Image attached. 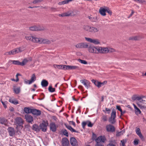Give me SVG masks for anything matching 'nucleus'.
Here are the masks:
<instances>
[{"instance_id":"21","label":"nucleus","mask_w":146,"mask_h":146,"mask_svg":"<svg viewBox=\"0 0 146 146\" xmlns=\"http://www.w3.org/2000/svg\"><path fill=\"white\" fill-rule=\"evenodd\" d=\"M80 82L86 88H88L90 86V82L89 81L86 79H84L81 80Z\"/></svg>"},{"instance_id":"57","label":"nucleus","mask_w":146,"mask_h":146,"mask_svg":"<svg viewBox=\"0 0 146 146\" xmlns=\"http://www.w3.org/2000/svg\"><path fill=\"white\" fill-rule=\"evenodd\" d=\"M87 124V121H83L82 123V126L84 128L85 127V126Z\"/></svg>"},{"instance_id":"24","label":"nucleus","mask_w":146,"mask_h":146,"mask_svg":"<svg viewBox=\"0 0 146 146\" xmlns=\"http://www.w3.org/2000/svg\"><path fill=\"white\" fill-rule=\"evenodd\" d=\"M64 66L65 65H57L56 64H54L53 65V66L56 69H63L65 70V68H64Z\"/></svg>"},{"instance_id":"46","label":"nucleus","mask_w":146,"mask_h":146,"mask_svg":"<svg viewBox=\"0 0 146 146\" xmlns=\"http://www.w3.org/2000/svg\"><path fill=\"white\" fill-rule=\"evenodd\" d=\"M26 39L29 41H33V36H26L25 37Z\"/></svg>"},{"instance_id":"34","label":"nucleus","mask_w":146,"mask_h":146,"mask_svg":"<svg viewBox=\"0 0 146 146\" xmlns=\"http://www.w3.org/2000/svg\"><path fill=\"white\" fill-rule=\"evenodd\" d=\"M89 19L92 22H95L97 21V19L96 17H93L92 16H89Z\"/></svg>"},{"instance_id":"54","label":"nucleus","mask_w":146,"mask_h":146,"mask_svg":"<svg viewBox=\"0 0 146 146\" xmlns=\"http://www.w3.org/2000/svg\"><path fill=\"white\" fill-rule=\"evenodd\" d=\"M139 140L137 139H135L133 141V144L135 145H137L139 143Z\"/></svg>"},{"instance_id":"12","label":"nucleus","mask_w":146,"mask_h":146,"mask_svg":"<svg viewBox=\"0 0 146 146\" xmlns=\"http://www.w3.org/2000/svg\"><path fill=\"white\" fill-rule=\"evenodd\" d=\"M73 11H70L61 14H59L58 16L60 17L70 16L73 15Z\"/></svg>"},{"instance_id":"45","label":"nucleus","mask_w":146,"mask_h":146,"mask_svg":"<svg viewBox=\"0 0 146 146\" xmlns=\"http://www.w3.org/2000/svg\"><path fill=\"white\" fill-rule=\"evenodd\" d=\"M103 111L105 113H108L109 114L110 113L111 110L109 109H108L107 108H106L105 110H103Z\"/></svg>"},{"instance_id":"56","label":"nucleus","mask_w":146,"mask_h":146,"mask_svg":"<svg viewBox=\"0 0 146 146\" xmlns=\"http://www.w3.org/2000/svg\"><path fill=\"white\" fill-rule=\"evenodd\" d=\"M88 124V126L89 127H91L93 126V124L90 121H87V123Z\"/></svg>"},{"instance_id":"63","label":"nucleus","mask_w":146,"mask_h":146,"mask_svg":"<svg viewBox=\"0 0 146 146\" xmlns=\"http://www.w3.org/2000/svg\"><path fill=\"white\" fill-rule=\"evenodd\" d=\"M134 13V11L133 10H131V14L129 16L128 18H129L133 14V13Z\"/></svg>"},{"instance_id":"17","label":"nucleus","mask_w":146,"mask_h":146,"mask_svg":"<svg viewBox=\"0 0 146 146\" xmlns=\"http://www.w3.org/2000/svg\"><path fill=\"white\" fill-rule=\"evenodd\" d=\"M135 132L137 135L141 140H144V139L143 136L141 133L140 129L139 128H137V127L136 128Z\"/></svg>"},{"instance_id":"36","label":"nucleus","mask_w":146,"mask_h":146,"mask_svg":"<svg viewBox=\"0 0 146 146\" xmlns=\"http://www.w3.org/2000/svg\"><path fill=\"white\" fill-rule=\"evenodd\" d=\"M125 132V130H123L117 133L116 134V136H119L123 135V134Z\"/></svg>"},{"instance_id":"50","label":"nucleus","mask_w":146,"mask_h":146,"mask_svg":"<svg viewBox=\"0 0 146 146\" xmlns=\"http://www.w3.org/2000/svg\"><path fill=\"white\" fill-rule=\"evenodd\" d=\"M108 48L107 47H103V53H108Z\"/></svg>"},{"instance_id":"7","label":"nucleus","mask_w":146,"mask_h":146,"mask_svg":"<svg viewBox=\"0 0 146 146\" xmlns=\"http://www.w3.org/2000/svg\"><path fill=\"white\" fill-rule=\"evenodd\" d=\"M85 39L87 41L93 43L95 45H98L100 44V40L97 39H93L86 37H85Z\"/></svg>"},{"instance_id":"58","label":"nucleus","mask_w":146,"mask_h":146,"mask_svg":"<svg viewBox=\"0 0 146 146\" xmlns=\"http://www.w3.org/2000/svg\"><path fill=\"white\" fill-rule=\"evenodd\" d=\"M116 109L119 110L120 112L122 111V110L119 106L117 105L116 106Z\"/></svg>"},{"instance_id":"48","label":"nucleus","mask_w":146,"mask_h":146,"mask_svg":"<svg viewBox=\"0 0 146 146\" xmlns=\"http://www.w3.org/2000/svg\"><path fill=\"white\" fill-rule=\"evenodd\" d=\"M82 44L81 43H79L76 44L75 46L77 48H82Z\"/></svg>"},{"instance_id":"39","label":"nucleus","mask_w":146,"mask_h":146,"mask_svg":"<svg viewBox=\"0 0 146 146\" xmlns=\"http://www.w3.org/2000/svg\"><path fill=\"white\" fill-rule=\"evenodd\" d=\"M78 61L82 64H87V62L84 60H82L80 59H78Z\"/></svg>"},{"instance_id":"27","label":"nucleus","mask_w":146,"mask_h":146,"mask_svg":"<svg viewBox=\"0 0 146 146\" xmlns=\"http://www.w3.org/2000/svg\"><path fill=\"white\" fill-rule=\"evenodd\" d=\"M0 123L2 124L6 125L7 123V120L4 118H0Z\"/></svg>"},{"instance_id":"61","label":"nucleus","mask_w":146,"mask_h":146,"mask_svg":"<svg viewBox=\"0 0 146 146\" xmlns=\"http://www.w3.org/2000/svg\"><path fill=\"white\" fill-rule=\"evenodd\" d=\"M137 104L138 106L140 108H144V106H142L140 104H139L138 103H137Z\"/></svg>"},{"instance_id":"25","label":"nucleus","mask_w":146,"mask_h":146,"mask_svg":"<svg viewBox=\"0 0 146 146\" xmlns=\"http://www.w3.org/2000/svg\"><path fill=\"white\" fill-rule=\"evenodd\" d=\"M48 82L45 80H43L41 82V85L42 87H45L47 86L48 85Z\"/></svg>"},{"instance_id":"59","label":"nucleus","mask_w":146,"mask_h":146,"mask_svg":"<svg viewBox=\"0 0 146 146\" xmlns=\"http://www.w3.org/2000/svg\"><path fill=\"white\" fill-rule=\"evenodd\" d=\"M66 127L70 131L71 130V129H72V127L70 125H65Z\"/></svg>"},{"instance_id":"20","label":"nucleus","mask_w":146,"mask_h":146,"mask_svg":"<svg viewBox=\"0 0 146 146\" xmlns=\"http://www.w3.org/2000/svg\"><path fill=\"white\" fill-rule=\"evenodd\" d=\"M31 113L33 115L38 116L41 114V111L39 110L33 109L32 110Z\"/></svg>"},{"instance_id":"33","label":"nucleus","mask_w":146,"mask_h":146,"mask_svg":"<svg viewBox=\"0 0 146 146\" xmlns=\"http://www.w3.org/2000/svg\"><path fill=\"white\" fill-rule=\"evenodd\" d=\"M36 80V77L35 74L32 75L31 79L30 80V84H32Z\"/></svg>"},{"instance_id":"38","label":"nucleus","mask_w":146,"mask_h":146,"mask_svg":"<svg viewBox=\"0 0 146 146\" xmlns=\"http://www.w3.org/2000/svg\"><path fill=\"white\" fill-rule=\"evenodd\" d=\"M28 60L26 59H24L22 62H21V65L23 66L27 62Z\"/></svg>"},{"instance_id":"31","label":"nucleus","mask_w":146,"mask_h":146,"mask_svg":"<svg viewBox=\"0 0 146 146\" xmlns=\"http://www.w3.org/2000/svg\"><path fill=\"white\" fill-rule=\"evenodd\" d=\"M97 53H103V47H102L98 46L97 47Z\"/></svg>"},{"instance_id":"13","label":"nucleus","mask_w":146,"mask_h":146,"mask_svg":"<svg viewBox=\"0 0 146 146\" xmlns=\"http://www.w3.org/2000/svg\"><path fill=\"white\" fill-rule=\"evenodd\" d=\"M106 129L107 131L109 132H113L115 131V128L113 125L109 124L106 126Z\"/></svg>"},{"instance_id":"55","label":"nucleus","mask_w":146,"mask_h":146,"mask_svg":"<svg viewBox=\"0 0 146 146\" xmlns=\"http://www.w3.org/2000/svg\"><path fill=\"white\" fill-rule=\"evenodd\" d=\"M2 103L3 106L5 108H7V101H5V102H2Z\"/></svg>"},{"instance_id":"3","label":"nucleus","mask_w":146,"mask_h":146,"mask_svg":"<svg viewBox=\"0 0 146 146\" xmlns=\"http://www.w3.org/2000/svg\"><path fill=\"white\" fill-rule=\"evenodd\" d=\"M144 98H145V97L142 95L137 96L134 95L132 97V99L133 100H137L140 102L142 103H144L146 102V100H145L143 99Z\"/></svg>"},{"instance_id":"23","label":"nucleus","mask_w":146,"mask_h":146,"mask_svg":"<svg viewBox=\"0 0 146 146\" xmlns=\"http://www.w3.org/2000/svg\"><path fill=\"white\" fill-rule=\"evenodd\" d=\"M50 129L53 132H55L56 130V127L55 123L52 122L50 124Z\"/></svg>"},{"instance_id":"49","label":"nucleus","mask_w":146,"mask_h":146,"mask_svg":"<svg viewBox=\"0 0 146 146\" xmlns=\"http://www.w3.org/2000/svg\"><path fill=\"white\" fill-rule=\"evenodd\" d=\"M101 118L104 121H105L107 120V117L106 115H103Z\"/></svg>"},{"instance_id":"11","label":"nucleus","mask_w":146,"mask_h":146,"mask_svg":"<svg viewBox=\"0 0 146 146\" xmlns=\"http://www.w3.org/2000/svg\"><path fill=\"white\" fill-rule=\"evenodd\" d=\"M15 121L16 123L18 126L23 127L24 121L21 117H17L15 119Z\"/></svg>"},{"instance_id":"22","label":"nucleus","mask_w":146,"mask_h":146,"mask_svg":"<svg viewBox=\"0 0 146 146\" xmlns=\"http://www.w3.org/2000/svg\"><path fill=\"white\" fill-rule=\"evenodd\" d=\"M62 144L63 146H68L69 143L68 139L66 138H62Z\"/></svg>"},{"instance_id":"30","label":"nucleus","mask_w":146,"mask_h":146,"mask_svg":"<svg viewBox=\"0 0 146 146\" xmlns=\"http://www.w3.org/2000/svg\"><path fill=\"white\" fill-rule=\"evenodd\" d=\"M9 101L10 102L15 105H17L18 104V102L16 100L13 99L11 98L9 99Z\"/></svg>"},{"instance_id":"1","label":"nucleus","mask_w":146,"mask_h":146,"mask_svg":"<svg viewBox=\"0 0 146 146\" xmlns=\"http://www.w3.org/2000/svg\"><path fill=\"white\" fill-rule=\"evenodd\" d=\"M32 42H38L40 44H48L50 42V41L47 39H44L33 37Z\"/></svg>"},{"instance_id":"35","label":"nucleus","mask_w":146,"mask_h":146,"mask_svg":"<svg viewBox=\"0 0 146 146\" xmlns=\"http://www.w3.org/2000/svg\"><path fill=\"white\" fill-rule=\"evenodd\" d=\"M134 109L135 113L137 115H138L141 113V112L140 110L137 107Z\"/></svg>"},{"instance_id":"53","label":"nucleus","mask_w":146,"mask_h":146,"mask_svg":"<svg viewBox=\"0 0 146 146\" xmlns=\"http://www.w3.org/2000/svg\"><path fill=\"white\" fill-rule=\"evenodd\" d=\"M140 39L138 36H135L131 38L130 39L134 40H139Z\"/></svg>"},{"instance_id":"26","label":"nucleus","mask_w":146,"mask_h":146,"mask_svg":"<svg viewBox=\"0 0 146 146\" xmlns=\"http://www.w3.org/2000/svg\"><path fill=\"white\" fill-rule=\"evenodd\" d=\"M99 31V29L98 28H97L93 27H91L90 32L92 33H95L98 32Z\"/></svg>"},{"instance_id":"44","label":"nucleus","mask_w":146,"mask_h":146,"mask_svg":"<svg viewBox=\"0 0 146 146\" xmlns=\"http://www.w3.org/2000/svg\"><path fill=\"white\" fill-rule=\"evenodd\" d=\"M108 52H112L115 51V50L113 48L110 47L108 48Z\"/></svg>"},{"instance_id":"62","label":"nucleus","mask_w":146,"mask_h":146,"mask_svg":"<svg viewBox=\"0 0 146 146\" xmlns=\"http://www.w3.org/2000/svg\"><path fill=\"white\" fill-rule=\"evenodd\" d=\"M121 143L122 145L123 146H124L125 143V141L124 140H122L121 141Z\"/></svg>"},{"instance_id":"29","label":"nucleus","mask_w":146,"mask_h":146,"mask_svg":"<svg viewBox=\"0 0 146 146\" xmlns=\"http://www.w3.org/2000/svg\"><path fill=\"white\" fill-rule=\"evenodd\" d=\"M91 26L88 25H84L83 27V29L85 31L90 32V30Z\"/></svg>"},{"instance_id":"51","label":"nucleus","mask_w":146,"mask_h":146,"mask_svg":"<svg viewBox=\"0 0 146 146\" xmlns=\"http://www.w3.org/2000/svg\"><path fill=\"white\" fill-rule=\"evenodd\" d=\"M106 12H107L110 15H111L112 14V12L109 9V8L106 7Z\"/></svg>"},{"instance_id":"64","label":"nucleus","mask_w":146,"mask_h":146,"mask_svg":"<svg viewBox=\"0 0 146 146\" xmlns=\"http://www.w3.org/2000/svg\"><path fill=\"white\" fill-rule=\"evenodd\" d=\"M30 82V80H25V84H31L29 83Z\"/></svg>"},{"instance_id":"43","label":"nucleus","mask_w":146,"mask_h":146,"mask_svg":"<svg viewBox=\"0 0 146 146\" xmlns=\"http://www.w3.org/2000/svg\"><path fill=\"white\" fill-rule=\"evenodd\" d=\"M62 133L66 137L68 136V133L66 129H64L62 130Z\"/></svg>"},{"instance_id":"60","label":"nucleus","mask_w":146,"mask_h":146,"mask_svg":"<svg viewBox=\"0 0 146 146\" xmlns=\"http://www.w3.org/2000/svg\"><path fill=\"white\" fill-rule=\"evenodd\" d=\"M50 10L52 12H55L57 11L56 9L54 7L51 8Z\"/></svg>"},{"instance_id":"6","label":"nucleus","mask_w":146,"mask_h":146,"mask_svg":"<svg viewBox=\"0 0 146 146\" xmlns=\"http://www.w3.org/2000/svg\"><path fill=\"white\" fill-rule=\"evenodd\" d=\"M116 117V112L114 110H113L111 114V117L109 119V121L111 124H113L115 122V118Z\"/></svg>"},{"instance_id":"5","label":"nucleus","mask_w":146,"mask_h":146,"mask_svg":"<svg viewBox=\"0 0 146 146\" xmlns=\"http://www.w3.org/2000/svg\"><path fill=\"white\" fill-rule=\"evenodd\" d=\"M48 124V123L47 121H43L42 122L40 123L39 126L40 129L43 132H46L47 129V127Z\"/></svg>"},{"instance_id":"10","label":"nucleus","mask_w":146,"mask_h":146,"mask_svg":"<svg viewBox=\"0 0 146 146\" xmlns=\"http://www.w3.org/2000/svg\"><path fill=\"white\" fill-rule=\"evenodd\" d=\"M30 29L32 31H36L43 30L44 29V28L41 26L38 25L37 26H34L30 27Z\"/></svg>"},{"instance_id":"15","label":"nucleus","mask_w":146,"mask_h":146,"mask_svg":"<svg viewBox=\"0 0 146 146\" xmlns=\"http://www.w3.org/2000/svg\"><path fill=\"white\" fill-rule=\"evenodd\" d=\"M25 118L26 121L29 123H32L33 121V118L32 116L29 114H26L25 115Z\"/></svg>"},{"instance_id":"2","label":"nucleus","mask_w":146,"mask_h":146,"mask_svg":"<svg viewBox=\"0 0 146 146\" xmlns=\"http://www.w3.org/2000/svg\"><path fill=\"white\" fill-rule=\"evenodd\" d=\"M23 50V49L21 47L17 48L9 52H5V54L6 55H14L17 53L21 52Z\"/></svg>"},{"instance_id":"28","label":"nucleus","mask_w":146,"mask_h":146,"mask_svg":"<svg viewBox=\"0 0 146 146\" xmlns=\"http://www.w3.org/2000/svg\"><path fill=\"white\" fill-rule=\"evenodd\" d=\"M32 110L29 107H25L24 108V111L26 113L29 114L31 113Z\"/></svg>"},{"instance_id":"8","label":"nucleus","mask_w":146,"mask_h":146,"mask_svg":"<svg viewBox=\"0 0 146 146\" xmlns=\"http://www.w3.org/2000/svg\"><path fill=\"white\" fill-rule=\"evenodd\" d=\"M88 51L90 53L96 54L97 53V47L90 44L88 47Z\"/></svg>"},{"instance_id":"14","label":"nucleus","mask_w":146,"mask_h":146,"mask_svg":"<svg viewBox=\"0 0 146 146\" xmlns=\"http://www.w3.org/2000/svg\"><path fill=\"white\" fill-rule=\"evenodd\" d=\"M65 70L78 69L79 67L76 66L66 65L64 66Z\"/></svg>"},{"instance_id":"37","label":"nucleus","mask_w":146,"mask_h":146,"mask_svg":"<svg viewBox=\"0 0 146 146\" xmlns=\"http://www.w3.org/2000/svg\"><path fill=\"white\" fill-rule=\"evenodd\" d=\"M14 64L21 65V62L18 60H11Z\"/></svg>"},{"instance_id":"32","label":"nucleus","mask_w":146,"mask_h":146,"mask_svg":"<svg viewBox=\"0 0 146 146\" xmlns=\"http://www.w3.org/2000/svg\"><path fill=\"white\" fill-rule=\"evenodd\" d=\"M33 129L35 131H38L39 130L38 125L36 124H34L33 126Z\"/></svg>"},{"instance_id":"19","label":"nucleus","mask_w":146,"mask_h":146,"mask_svg":"<svg viewBox=\"0 0 146 146\" xmlns=\"http://www.w3.org/2000/svg\"><path fill=\"white\" fill-rule=\"evenodd\" d=\"M9 135L11 136H13L15 133L14 129L12 127H9L8 129Z\"/></svg>"},{"instance_id":"16","label":"nucleus","mask_w":146,"mask_h":146,"mask_svg":"<svg viewBox=\"0 0 146 146\" xmlns=\"http://www.w3.org/2000/svg\"><path fill=\"white\" fill-rule=\"evenodd\" d=\"M106 7L104 6L101 7L99 9V12L100 14L103 16L106 15Z\"/></svg>"},{"instance_id":"47","label":"nucleus","mask_w":146,"mask_h":146,"mask_svg":"<svg viewBox=\"0 0 146 146\" xmlns=\"http://www.w3.org/2000/svg\"><path fill=\"white\" fill-rule=\"evenodd\" d=\"M134 1H138L139 3H146V2L144 0H134Z\"/></svg>"},{"instance_id":"4","label":"nucleus","mask_w":146,"mask_h":146,"mask_svg":"<svg viewBox=\"0 0 146 146\" xmlns=\"http://www.w3.org/2000/svg\"><path fill=\"white\" fill-rule=\"evenodd\" d=\"M106 140V138L104 136H100L98 137L96 140L97 144L96 146H104L101 143V142H104Z\"/></svg>"},{"instance_id":"41","label":"nucleus","mask_w":146,"mask_h":146,"mask_svg":"<svg viewBox=\"0 0 146 146\" xmlns=\"http://www.w3.org/2000/svg\"><path fill=\"white\" fill-rule=\"evenodd\" d=\"M48 90L49 92H55V89L54 88H53L51 86H50L48 88Z\"/></svg>"},{"instance_id":"42","label":"nucleus","mask_w":146,"mask_h":146,"mask_svg":"<svg viewBox=\"0 0 146 146\" xmlns=\"http://www.w3.org/2000/svg\"><path fill=\"white\" fill-rule=\"evenodd\" d=\"M82 48H88L89 46L86 43H81Z\"/></svg>"},{"instance_id":"9","label":"nucleus","mask_w":146,"mask_h":146,"mask_svg":"<svg viewBox=\"0 0 146 146\" xmlns=\"http://www.w3.org/2000/svg\"><path fill=\"white\" fill-rule=\"evenodd\" d=\"M92 82L93 83L94 85L97 86L98 88L104 85V84L106 83V82L104 81L102 82H101L92 79L91 80Z\"/></svg>"},{"instance_id":"52","label":"nucleus","mask_w":146,"mask_h":146,"mask_svg":"<svg viewBox=\"0 0 146 146\" xmlns=\"http://www.w3.org/2000/svg\"><path fill=\"white\" fill-rule=\"evenodd\" d=\"M43 0H35L33 2V4H36L37 3H40Z\"/></svg>"},{"instance_id":"18","label":"nucleus","mask_w":146,"mask_h":146,"mask_svg":"<svg viewBox=\"0 0 146 146\" xmlns=\"http://www.w3.org/2000/svg\"><path fill=\"white\" fill-rule=\"evenodd\" d=\"M70 143L72 146H78L77 141L74 137L70 138Z\"/></svg>"},{"instance_id":"40","label":"nucleus","mask_w":146,"mask_h":146,"mask_svg":"<svg viewBox=\"0 0 146 146\" xmlns=\"http://www.w3.org/2000/svg\"><path fill=\"white\" fill-rule=\"evenodd\" d=\"M14 91L15 92L16 94H18L20 92V88L19 87V88H14Z\"/></svg>"}]
</instances>
